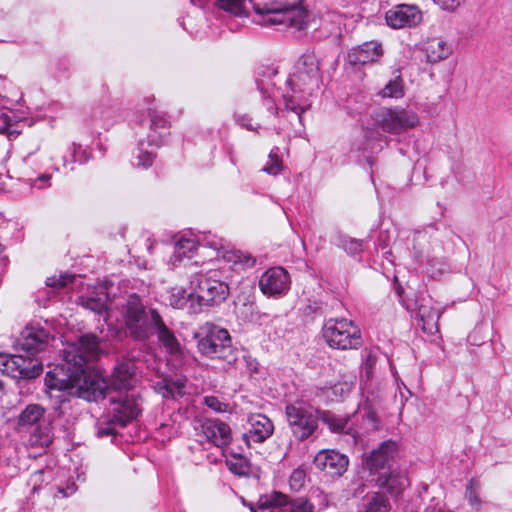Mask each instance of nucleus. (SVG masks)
Instances as JSON below:
<instances>
[{
  "instance_id": "27",
  "label": "nucleus",
  "mask_w": 512,
  "mask_h": 512,
  "mask_svg": "<svg viewBox=\"0 0 512 512\" xmlns=\"http://www.w3.org/2000/svg\"><path fill=\"white\" fill-rule=\"evenodd\" d=\"M452 48L441 39H432L426 47L427 59L430 63H437L448 58Z\"/></svg>"
},
{
  "instance_id": "16",
  "label": "nucleus",
  "mask_w": 512,
  "mask_h": 512,
  "mask_svg": "<svg viewBox=\"0 0 512 512\" xmlns=\"http://www.w3.org/2000/svg\"><path fill=\"white\" fill-rule=\"evenodd\" d=\"M383 56V48L378 41H369L353 47L347 54V61L351 65H367L378 62Z\"/></svg>"
},
{
  "instance_id": "26",
  "label": "nucleus",
  "mask_w": 512,
  "mask_h": 512,
  "mask_svg": "<svg viewBox=\"0 0 512 512\" xmlns=\"http://www.w3.org/2000/svg\"><path fill=\"white\" fill-rule=\"evenodd\" d=\"M196 295L188 293L182 288H174L169 297V303L173 308L183 309L189 304V309L193 313H197L200 309L195 307Z\"/></svg>"
},
{
  "instance_id": "13",
  "label": "nucleus",
  "mask_w": 512,
  "mask_h": 512,
  "mask_svg": "<svg viewBox=\"0 0 512 512\" xmlns=\"http://www.w3.org/2000/svg\"><path fill=\"white\" fill-rule=\"evenodd\" d=\"M195 429L205 439L217 447H223L231 441V429L229 425L219 419H204L198 422Z\"/></svg>"
},
{
  "instance_id": "3",
  "label": "nucleus",
  "mask_w": 512,
  "mask_h": 512,
  "mask_svg": "<svg viewBox=\"0 0 512 512\" xmlns=\"http://www.w3.org/2000/svg\"><path fill=\"white\" fill-rule=\"evenodd\" d=\"M122 317L127 335L144 342L154 335V318L162 316L155 308H146L137 294H131L122 308Z\"/></svg>"
},
{
  "instance_id": "6",
  "label": "nucleus",
  "mask_w": 512,
  "mask_h": 512,
  "mask_svg": "<svg viewBox=\"0 0 512 512\" xmlns=\"http://www.w3.org/2000/svg\"><path fill=\"white\" fill-rule=\"evenodd\" d=\"M322 336L327 345L337 350H357L362 346L359 327L347 318H330L322 327Z\"/></svg>"
},
{
  "instance_id": "51",
  "label": "nucleus",
  "mask_w": 512,
  "mask_h": 512,
  "mask_svg": "<svg viewBox=\"0 0 512 512\" xmlns=\"http://www.w3.org/2000/svg\"><path fill=\"white\" fill-rule=\"evenodd\" d=\"M75 276L70 274H60L59 277H49L46 284L53 288H63L74 280Z\"/></svg>"
},
{
  "instance_id": "59",
  "label": "nucleus",
  "mask_w": 512,
  "mask_h": 512,
  "mask_svg": "<svg viewBox=\"0 0 512 512\" xmlns=\"http://www.w3.org/2000/svg\"><path fill=\"white\" fill-rule=\"evenodd\" d=\"M427 233L425 231H416L414 234L413 241L415 243L414 247L416 248V245H420L422 240L426 239Z\"/></svg>"
},
{
  "instance_id": "52",
  "label": "nucleus",
  "mask_w": 512,
  "mask_h": 512,
  "mask_svg": "<svg viewBox=\"0 0 512 512\" xmlns=\"http://www.w3.org/2000/svg\"><path fill=\"white\" fill-rule=\"evenodd\" d=\"M234 120L238 125L250 131H257L260 128L259 124L253 125L252 118L248 114L235 113Z\"/></svg>"
},
{
  "instance_id": "56",
  "label": "nucleus",
  "mask_w": 512,
  "mask_h": 512,
  "mask_svg": "<svg viewBox=\"0 0 512 512\" xmlns=\"http://www.w3.org/2000/svg\"><path fill=\"white\" fill-rule=\"evenodd\" d=\"M115 109L109 108L106 111H102L100 108L94 110L93 116L95 118H99L100 120L107 122L111 118L115 116Z\"/></svg>"
},
{
  "instance_id": "43",
  "label": "nucleus",
  "mask_w": 512,
  "mask_h": 512,
  "mask_svg": "<svg viewBox=\"0 0 512 512\" xmlns=\"http://www.w3.org/2000/svg\"><path fill=\"white\" fill-rule=\"evenodd\" d=\"M418 315L423 322V329H426V325H431L429 328L430 331H432V328L436 327V323L440 317L437 310L428 312L426 306L424 305H420L418 307Z\"/></svg>"
},
{
  "instance_id": "54",
  "label": "nucleus",
  "mask_w": 512,
  "mask_h": 512,
  "mask_svg": "<svg viewBox=\"0 0 512 512\" xmlns=\"http://www.w3.org/2000/svg\"><path fill=\"white\" fill-rule=\"evenodd\" d=\"M80 148H81L80 144H76V143L72 144V157H73V162H79L80 164H83V163H86L90 159V154L87 151L83 150L78 155L77 151Z\"/></svg>"
},
{
  "instance_id": "41",
  "label": "nucleus",
  "mask_w": 512,
  "mask_h": 512,
  "mask_svg": "<svg viewBox=\"0 0 512 512\" xmlns=\"http://www.w3.org/2000/svg\"><path fill=\"white\" fill-rule=\"evenodd\" d=\"M282 170V160L279 157V148H273L268 156L266 165L262 168V171L270 175H278Z\"/></svg>"
},
{
  "instance_id": "32",
  "label": "nucleus",
  "mask_w": 512,
  "mask_h": 512,
  "mask_svg": "<svg viewBox=\"0 0 512 512\" xmlns=\"http://www.w3.org/2000/svg\"><path fill=\"white\" fill-rule=\"evenodd\" d=\"M25 363L21 365V379H33L39 376L43 370V364L34 355L25 357Z\"/></svg>"
},
{
  "instance_id": "63",
  "label": "nucleus",
  "mask_w": 512,
  "mask_h": 512,
  "mask_svg": "<svg viewBox=\"0 0 512 512\" xmlns=\"http://www.w3.org/2000/svg\"><path fill=\"white\" fill-rule=\"evenodd\" d=\"M230 470L233 473L238 474V475H242V474L245 473L244 470H242L241 468L237 467L236 465H231Z\"/></svg>"
},
{
  "instance_id": "29",
  "label": "nucleus",
  "mask_w": 512,
  "mask_h": 512,
  "mask_svg": "<svg viewBox=\"0 0 512 512\" xmlns=\"http://www.w3.org/2000/svg\"><path fill=\"white\" fill-rule=\"evenodd\" d=\"M44 408L39 404L28 405L19 415L18 424L19 426H31L34 427L44 415Z\"/></svg>"
},
{
  "instance_id": "14",
  "label": "nucleus",
  "mask_w": 512,
  "mask_h": 512,
  "mask_svg": "<svg viewBox=\"0 0 512 512\" xmlns=\"http://www.w3.org/2000/svg\"><path fill=\"white\" fill-rule=\"evenodd\" d=\"M387 24L395 29L418 25L422 20L421 11L414 5L399 4L386 12Z\"/></svg>"
},
{
  "instance_id": "46",
  "label": "nucleus",
  "mask_w": 512,
  "mask_h": 512,
  "mask_svg": "<svg viewBox=\"0 0 512 512\" xmlns=\"http://www.w3.org/2000/svg\"><path fill=\"white\" fill-rule=\"evenodd\" d=\"M199 241H202L204 246L210 247L218 252L225 248V240L211 233L203 234L202 239H199Z\"/></svg>"
},
{
  "instance_id": "48",
  "label": "nucleus",
  "mask_w": 512,
  "mask_h": 512,
  "mask_svg": "<svg viewBox=\"0 0 512 512\" xmlns=\"http://www.w3.org/2000/svg\"><path fill=\"white\" fill-rule=\"evenodd\" d=\"M314 505L304 497H298L290 502V512H314Z\"/></svg>"
},
{
  "instance_id": "36",
  "label": "nucleus",
  "mask_w": 512,
  "mask_h": 512,
  "mask_svg": "<svg viewBox=\"0 0 512 512\" xmlns=\"http://www.w3.org/2000/svg\"><path fill=\"white\" fill-rule=\"evenodd\" d=\"M247 1L248 0H218V6L235 16H243L247 14Z\"/></svg>"
},
{
  "instance_id": "10",
  "label": "nucleus",
  "mask_w": 512,
  "mask_h": 512,
  "mask_svg": "<svg viewBox=\"0 0 512 512\" xmlns=\"http://www.w3.org/2000/svg\"><path fill=\"white\" fill-rule=\"evenodd\" d=\"M290 277L282 267H273L266 270L259 279V287L267 296H281L290 288Z\"/></svg>"
},
{
  "instance_id": "2",
  "label": "nucleus",
  "mask_w": 512,
  "mask_h": 512,
  "mask_svg": "<svg viewBox=\"0 0 512 512\" xmlns=\"http://www.w3.org/2000/svg\"><path fill=\"white\" fill-rule=\"evenodd\" d=\"M255 13L261 18L257 23L277 26L279 30L291 32L308 28L309 15L302 7L287 5L283 0H248Z\"/></svg>"
},
{
  "instance_id": "55",
  "label": "nucleus",
  "mask_w": 512,
  "mask_h": 512,
  "mask_svg": "<svg viewBox=\"0 0 512 512\" xmlns=\"http://www.w3.org/2000/svg\"><path fill=\"white\" fill-rule=\"evenodd\" d=\"M436 5L441 9L447 11H454L457 9L464 0H433Z\"/></svg>"
},
{
  "instance_id": "11",
  "label": "nucleus",
  "mask_w": 512,
  "mask_h": 512,
  "mask_svg": "<svg viewBox=\"0 0 512 512\" xmlns=\"http://www.w3.org/2000/svg\"><path fill=\"white\" fill-rule=\"evenodd\" d=\"M315 466L331 477H340L348 469L349 459L335 450H321L314 457Z\"/></svg>"
},
{
  "instance_id": "4",
  "label": "nucleus",
  "mask_w": 512,
  "mask_h": 512,
  "mask_svg": "<svg viewBox=\"0 0 512 512\" xmlns=\"http://www.w3.org/2000/svg\"><path fill=\"white\" fill-rule=\"evenodd\" d=\"M197 349L200 354L210 359H221L228 364L237 360L236 350L232 345L231 336L225 328L206 323L195 334Z\"/></svg>"
},
{
  "instance_id": "22",
  "label": "nucleus",
  "mask_w": 512,
  "mask_h": 512,
  "mask_svg": "<svg viewBox=\"0 0 512 512\" xmlns=\"http://www.w3.org/2000/svg\"><path fill=\"white\" fill-rule=\"evenodd\" d=\"M363 393L366 394V400L359 405L358 413L368 422L371 429L376 430L380 425L376 407V399L378 396H375L370 390H363Z\"/></svg>"
},
{
  "instance_id": "50",
  "label": "nucleus",
  "mask_w": 512,
  "mask_h": 512,
  "mask_svg": "<svg viewBox=\"0 0 512 512\" xmlns=\"http://www.w3.org/2000/svg\"><path fill=\"white\" fill-rule=\"evenodd\" d=\"M52 472L47 469H39L31 474L29 484L32 485V490L36 491L40 484L46 479L51 478Z\"/></svg>"
},
{
  "instance_id": "9",
  "label": "nucleus",
  "mask_w": 512,
  "mask_h": 512,
  "mask_svg": "<svg viewBox=\"0 0 512 512\" xmlns=\"http://www.w3.org/2000/svg\"><path fill=\"white\" fill-rule=\"evenodd\" d=\"M376 124L390 134H401L414 128L418 122V115L412 110L404 108H380L374 115Z\"/></svg>"
},
{
  "instance_id": "5",
  "label": "nucleus",
  "mask_w": 512,
  "mask_h": 512,
  "mask_svg": "<svg viewBox=\"0 0 512 512\" xmlns=\"http://www.w3.org/2000/svg\"><path fill=\"white\" fill-rule=\"evenodd\" d=\"M320 74L295 71L287 80L289 90L283 94L285 108L294 112L301 121V114L311 103L310 97L319 87Z\"/></svg>"
},
{
  "instance_id": "25",
  "label": "nucleus",
  "mask_w": 512,
  "mask_h": 512,
  "mask_svg": "<svg viewBox=\"0 0 512 512\" xmlns=\"http://www.w3.org/2000/svg\"><path fill=\"white\" fill-rule=\"evenodd\" d=\"M321 419L334 433L352 434L353 432V423L350 417H341L330 412H323Z\"/></svg>"
},
{
  "instance_id": "49",
  "label": "nucleus",
  "mask_w": 512,
  "mask_h": 512,
  "mask_svg": "<svg viewBox=\"0 0 512 512\" xmlns=\"http://www.w3.org/2000/svg\"><path fill=\"white\" fill-rule=\"evenodd\" d=\"M375 364H376V358L370 354L363 366V371H364V376H362V381L364 383L363 390H370L369 381L372 377L373 367Z\"/></svg>"
},
{
  "instance_id": "58",
  "label": "nucleus",
  "mask_w": 512,
  "mask_h": 512,
  "mask_svg": "<svg viewBox=\"0 0 512 512\" xmlns=\"http://www.w3.org/2000/svg\"><path fill=\"white\" fill-rule=\"evenodd\" d=\"M76 491V485L74 482H71L66 487L57 486V492L61 494L63 497H68L72 495Z\"/></svg>"
},
{
  "instance_id": "30",
  "label": "nucleus",
  "mask_w": 512,
  "mask_h": 512,
  "mask_svg": "<svg viewBox=\"0 0 512 512\" xmlns=\"http://www.w3.org/2000/svg\"><path fill=\"white\" fill-rule=\"evenodd\" d=\"M297 72L320 74L319 61L313 50H307L296 64Z\"/></svg>"
},
{
  "instance_id": "21",
  "label": "nucleus",
  "mask_w": 512,
  "mask_h": 512,
  "mask_svg": "<svg viewBox=\"0 0 512 512\" xmlns=\"http://www.w3.org/2000/svg\"><path fill=\"white\" fill-rule=\"evenodd\" d=\"M377 484L380 488L386 489L391 495L397 496L409 486V480L403 472L391 471L380 475Z\"/></svg>"
},
{
  "instance_id": "35",
  "label": "nucleus",
  "mask_w": 512,
  "mask_h": 512,
  "mask_svg": "<svg viewBox=\"0 0 512 512\" xmlns=\"http://www.w3.org/2000/svg\"><path fill=\"white\" fill-rule=\"evenodd\" d=\"M24 363L23 355H8L3 374L12 378H21V365Z\"/></svg>"
},
{
  "instance_id": "44",
  "label": "nucleus",
  "mask_w": 512,
  "mask_h": 512,
  "mask_svg": "<svg viewBox=\"0 0 512 512\" xmlns=\"http://www.w3.org/2000/svg\"><path fill=\"white\" fill-rule=\"evenodd\" d=\"M306 482V471L302 467H298L290 475L289 486L291 490L298 492L300 491Z\"/></svg>"
},
{
  "instance_id": "38",
  "label": "nucleus",
  "mask_w": 512,
  "mask_h": 512,
  "mask_svg": "<svg viewBox=\"0 0 512 512\" xmlns=\"http://www.w3.org/2000/svg\"><path fill=\"white\" fill-rule=\"evenodd\" d=\"M154 158L155 154L152 151H148L145 149V141L140 140L135 154V159L137 160V162L134 164L136 166L147 169L152 166Z\"/></svg>"
},
{
  "instance_id": "24",
  "label": "nucleus",
  "mask_w": 512,
  "mask_h": 512,
  "mask_svg": "<svg viewBox=\"0 0 512 512\" xmlns=\"http://www.w3.org/2000/svg\"><path fill=\"white\" fill-rule=\"evenodd\" d=\"M154 389L164 398L175 399L184 395L185 382L181 379L174 380L171 378H165L161 381H158L155 384Z\"/></svg>"
},
{
  "instance_id": "17",
  "label": "nucleus",
  "mask_w": 512,
  "mask_h": 512,
  "mask_svg": "<svg viewBox=\"0 0 512 512\" xmlns=\"http://www.w3.org/2000/svg\"><path fill=\"white\" fill-rule=\"evenodd\" d=\"M396 451V442L392 440L382 442L378 448L372 450L365 458L366 468L371 473L384 469L385 466L394 458Z\"/></svg>"
},
{
  "instance_id": "60",
  "label": "nucleus",
  "mask_w": 512,
  "mask_h": 512,
  "mask_svg": "<svg viewBox=\"0 0 512 512\" xmlns=\"http://www.w3.org/2000/svg\"><path fill=\"white\" fill-rule=\"evenodd\" d=\"M34 443L39 444L41 446L47 445L49 443V436L46 434H41L39 435V437H37Z\"/></svg>"
},
{
  "instance_id": "61",
  "label": "nucleus",
  "mask_w": 512,
  "mask_h": 512,
  "mask_svg": "<svg viewBox=\"0 0 512 512\" xmlns=\"http://www.w3.org/2000/svg\"><path fill=\"white\" fill-rule=\"evenodd\" d=\"M0 117L3 119V122L5 124L4 127L0 128V132L4 133L7 129V126L10 123V117L5 112H1Z\"/></svg>"
},
{
  "instance_id": "37",
  "label": "nucleus",
  "mask_w": 512,
  "mask_h": 512,
  "mask_svg": "<svg viewBox=\"0 0 512 512\" xmlns=\"http://www.w3.org/2000/svg\"><path fill=\"white\" fill-rule=\"evenodd\" d=\"M382 97L401 98L404 96L403 80L400 75H397L393 80H390L385 87L381 90Z\"/></svg>"
},
{
  "instance_id": "45",
  "label": "nucleus",
  "mask_w": 512,
  "mask_h": 512,
  "mask_svg": "<svg viewBox=\"0 0 512 512\" xmlns=\"http://www.w3.org/2000/svg\"><path fill=\"white\" fill-rule=\"evenodd\" d=\"M51 178H52L51 174L42 173V174H39L37 177L29 176L26 181L30 185L31 188H36L38 190H42V189H46V188L50 187Z\"/></svg>"
},
{
  "instance_id": "34",
  "label": "nucleus",
  "mask_w": 512,
  "mask_h": 512,
  "mask_svg": "<svg viewBox=\"0 0 512 512\" xmlns=\"http://www.w3.org/2000/svg\"><path fill=\"white\" fill-rule=\"evenodd\" d=\"M271 78V71L267 70V72L263 75L262 78L257 79V87L261 94L263 95V98L265 100V105L267 106V109L270 111H273L275 114H277L278 109L274 108L271 101V88L269 85Z\"/></svg>"
},
{
  "instance_id": "28",
  "label": "nucleus",
  "mask_w": 512,
  "mask_h": 512,
  "mask_svg": "<svg viewBox=\"0 0 512 512\" xmlns=\"http://www.w3.org/2000/svg\"><path fill=\"white\" fill-rule=\"evenodd\" d=\"M223 258L235 269L251 268L256 263V260L252 255L240 250L225 251L223 253Z\"/></svg>"
},
{
  "instance_id": "62",
  "label": "nucleus",
  "mask_w": 512,
  "mask_h": 512,
  "mask_svg": "<svg viewBox=\"0 0 512 512\" xmlns=\"http://www.w3.org/2000/svg\"><path fill=\"white\" fill-rule=\"evenodd\" d=\"M8 354L0 353V371L3 374Z\"/></svg>"
},
{
  "instance_id": "31",
  "label": "nucleus",
  "mask_w": 512,
  "mask_h": 512,
  "mask_svg": "<svg viewBox=\"0 0 512 512\" xmlns=\"http://www.w3.org/2000/svg\"><path fill=\"white\" fill-rule=\"evenodd\" d=\"M196 249L197 243L194 239H179L174 247V253L172 256L173 265H176L177 262H181L182 257H190V254H192Z\"/></svg>"
},
{
  "instance_id": "23",
  "label": "nucleus",
  "mask_w": 512,
  "mask_h": 512,
  "mask_svg": "<svg viewBox=\"0 0 512 512\" xmlns=\"http://www.w3.org/2000/svg\"><path fill=\"white\" fill-rule=\"evenodd\" d=\"M78 302L84 308L101 315L107 309L108 295L104 288L101 287L99 291H92L87 295L80 296Z\"/></svg>"
},
{
  "instance_id": "53",
  "label": "nucleus",
  "mask_w": 512,
  "mask_h": 512,
  "mask_svg": "<svg viewBox=\"0 0 512 512\" xmlns=\"http://www.w3.org/2000/svg\"><path fill=\"white\" fill-rule=\"evenodd\" d=\"M204 403L209 407L210 409L216 411V412H224L227 408V405L223 402H221L217 397L215 396H206L204 398Z\"/></svg>"
},
{
  "instance_id": "57",
  "label": "nucleus",
  "mask_w": 512,
  "mask_h": 512,
  "mask_svg": "<svg viewBox=\"0 0 512 512\" xmlns=\"http://www.w3.org/2000/svg\"><path fill=\"white\" fill-rule=\"evenodd\" d=\"M23 164L27 168H33V166H39L40 165V157L35 152H30L27 154L23 159Z\"/></svg>"
},
{
  "instance_id": "8",
  "label": "nucleus",
  "mask_w": 512,
  "mask_h": 512,
  "mask_svg": "<svg viewBox=\"0 0 512 512\" xmlns=\"http://www.w3.org/2000/svg\"><path fill=\"white\" fill-rule=\"evenodd\" d=\"M195 292L200 309L202 306H214L222 303L229 295V285L223 279L221 271L210 270L200 276Z\"/></svg>"
},
{
  "instance_id": "39",
  "label": "nucleus",
  "mask_w": 512,
  "mask_h": 512,
  "mask_svg": "<svg viewBox=\"0 0 512 512\" xmlns=\"http://www.w3.org/2000/svg\"><path fill=\"white\" fill-rule=\"evenodd\" d=\"M389 501L384 494L375 493L367 502L364 512H388Z\"/></svg>"
},
{
  "instance_id": "47",
  "label": "nucleus",
  "mask_w": 512,
  "mask_h": 512,
  "mask_svg": "<svg viewBox=\"0 0 512 512\" xmlns=\"http://www.w3.org/2000/svg\"><path fill=\"white\" fill-rule=\"evenodd\" d=\"M478 482L474 479H471L466 486V498L470 505L474 507H478L481 504V500L478 497Z\"/></svg>"
},
{
  "instance_id": "12",
  "label": "nucleus",
  "mask_w": 512,
  "mask_h": 512,
  "mask_svg": "<svg viewBox=\"0 0 512 512\" xmlns=\"http://www.w3.org/2000/svg\"><path fill=\"white\" fill-rule=\"evenodd\" d=\"M50 334L39 325H28L21 332L17 340V346L28 355H34L43 351L49 341Z\"/></svg>"
},
{
  "instance_id": "18",
  "label": "nucleus",
  "mask_w": 512,
  "mask_h": 512,
  "mask_svg": "<svg viewBox=\"0 0 512 512\" xmlns=\"http://www.w3.org/2000/svg\"><path fill=\"white\" fill-rule=\"evenodd\" d=\"M134 364L130 361L121 362L114 368L111 375L109 390L127 392L132 387L134 381ZM111 393V391H109Z\"/></svg>"
},
{
  "instance_id": "19",
  "label": "nucleus",
  "mask_w": 512,
  "mask_h": 512,
  "mask_svg": "<svg viewBox=\"0 0 512 512\" xmlns=\"http://www.w3.org/2000/svg\"><path fill=\"white\" fill-rule=\"evenodd\" d=\"M154 335H157L159 343L171 355H178L181 352V345L174 335V332L166 325L163 318H154Z\"/></svg>"
},
{
  "instance_id": "40",
  "label": "nucleus",
  "mask_w": 512,
  "mask_h": 512,
  "mask_svg": "<svg viewBox=\"0 0 512 512\" xmlns=\"http://www.w3.org/2000/svg\"><path fill=\"white\" fill-rule=\"evenodd\" d=\"M336 245L350 255H357L363 251V241L348 236H339Z\"/></svg>"
},
{
  "instance_id": "1",
  "label": "nucleus",
  "mask_w": 512,
  "mask_h": 512,
  "mask_svg": "<svg viewBox=\"0 0 512 512\" xmlns=\"http://www.w3.org/2000/svg\"><path fill=\"white\" fill-rule=\"evenodd\" d=\"M100 353V341L96 335L86 334L77 343L68 344L63 351V361L45 376V386L50 398L57 399L58 407L68 396L87 401H99L108 397L110 414L119 427L126 426L141 412L139 397L135 393L119 392L111 395L104 381L91 376L87 363L95 360Z\"/></svg>"
},
{
  "instance_id": "7",
  "label": "nucleus",
  "mask_w": 512,
  "mask_h": 512,
  "mask_svg": "<svg viewBox=\"0 0 512 512\" xmlns=\"http://www.w3.org/2000/svg\"><path fill=\"white\" fill-rule=\"evenodd\" d=\"M285 415L292 435L299 441L311 437L318 427V411L305 401L287 404Z\"/></svg>"
},
{
  "instance_id": "33",
  "label": "nucleus",
  "mask_w": 512,
  "mask_h": 512,
  "mask_svg": "<svg viewBox=\"0 0 512 512\" xmlns=\"http://www.w3.org/2000/svg\"><path fill=\"white\" fill-rule=\"evenodd\" d=\"M288 504L290 505L288 497L285 494L276 491L272 494L261 496L257 502V506L261 510L268 509L272 506L281 507Z\"/></svg>"
},
{
  "instance_id": "42",
  "label": "nucleus",
  "mask_w": 512,
  "mask_h": 512,
  "mask_svg": "<svg viewBox=\"0 0 512 512\" xmlns=\"http://www.w3.org/2000/svg\"><path fill=\"white\" fill-rule=\"evenodd\" d=\"M116 426H118V424L113 421V416L109 413V416L106 419L97 423V437L102 438L108 436H116Z\"/></svg>"
},
{
  "instance_id": "15",
  "label": "nucleus",
  "mask_w": 512,
  "mask_h": 512,
  "mask_svg": "<svg viewBox=\"0 0 512 512\" xmlns=\"http://www.w3.org/2000/svg\"><path fill=\"white\" fill-rule=\"evenodd\" d=\"M250 429L243 434V440L248 447L252 443H263L267 440L274 431L272 421L263 414H252L248 417Z\"/></svg>"
},
{
  "instance_id": "20",
  "label": "nucleus",
  "mask_w": 512,
  "mask_h": 512,
  "mask_svg": "<svg viewBox=\"0 0 512 512\" xmlns=\"http://www.w3.org/2000/svg\"><path fill=\"white\" fill-rule=\"evenodd\" d=\"M150 116V133L147 137L149 146L159 147L168 131L167 119L156 110L148 108Z\"/></svg>"
}]
</instances>
